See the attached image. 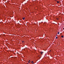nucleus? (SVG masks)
Segmentation results:
<instances>
[{
  "instance_id": "1",
  "label": "nucleus",
  "mask_w": 64,
  "mask_h": 64,
  "mask_svg": "<svg viewBox=\"0 0 64 64\" xmlns=\"http://www.w3.org/2000/svg\"><path fill=\"white\" fill-rule=\"evenodd\" d=\"M40 53L41 54H42V55L43 53V52H40Z\"/></svg>"
},
{
  "instance_id": "2",
  "label": "nucleus",
  "mask_w": 64,
  "mask_h": 64,
  "mask_svg": "<svg viewBox=\"0 0 64 64\" xmlns=\"http://www.w3.org/2000/svg\"><path fill=\"white\" fill-rule=\"evenodd\" d=\"M28 63H30V60H29V61L28 62Z\"/></svg>"
},
{
  "instance_id": "3",
  "label": "nucleus",
  "mask_w": 64,
  "mask_h": 64,
  "mask_svg": "<svg viewBox=\"0 0 64 64\" xmlns=\"http://www.w3.org/2000/svg\"><path fill=\"white\" fill-rule=\"evenodd\" d=\"M25 18L24 17V18H23V20H24L25 19Z\"/></svg>"
},
{
  "instance_id": "4",
  "label": "nucleus",
  "mask_w": 64,
  "mask_h": 64,
  "mask_svg": "<svg viewBox=\"0 0 64 64\" xmlns=\"http://www.w3.org/2000/svg\"><path fill=\"white\" fill-rule=\"evenodd\" d=\"M61 37H62V38H63V37H64V36H61Z\"/></svg>"
},
{
  "instance_id": "5",
  "label": "nucleus",
  "mask_w": 64,
  "mask_h": 64,
  "mask_svg": "<svg viewBox=\"0 0 64 64\" xmlns=\"http://www.w3.org/2000/svg\"><path fill=\"white\" fill-rule=\"evenodd\" d=\"M32 62L33 63V64H34V63H34V62H33V61H32Z\"/></svg>"
},
{
  "instance_id": "6",
  "label": "nucleus",
  "mask_w": 64,
  "mask_h": 64,
  "mask_svg": "<svg viewBox=\"0 0 64 64\" xmlns=\"http://www.w3.org/2000/svg\"><path fill=\"white\" fill-rule=\"evenodd\" d=\"M57 2L58 3H59V2H58V1H57Z\"/></svg>"
},
{
  "instance_id": "7",
  "label": "nucleus",
  "mask_w": 64,
  "mask_h": 64,
  "mask_svg": "<svg viewBox=\"0 0 64 64\" xmlns=\"http://www.w3.org/2000/svg\"><path fill=\"white\" fill-rule=\"evenodd\" d=\"M58 34H59V32H58Z\"/></svg>"
},
{
  "instance_id": "8",
  "label": "nucleus",
  "mask_w": 64,
  "mask_h": 64,
  "mask_svg": "<svg viewBox=\"0 0 64 64\" xmlns=\"http://www.w3.org/2000/svg\"><path fill=\"white\" fill-rule=\"evenodd\" d=\"M57 38H58V37H56V39H57Z\"/></svg>"
},
{
  "instance_id": "9",
  "label": "nucleus",
  "mask_w": 64,
  "mask_h": 64,
  "mask_svg": "<svg viewBox=\"0 0 64 64\" xmlns=\"http://www.w3.org/2000/svg\"><path fill=\"white\" fill-rule=\"evenodd\" d=\"M22 42V43H24V42Z\"/></svg>"
},
{
  "instance_id": "10",
  "label": "nucleus",
  "mask_w": 64,
  "mask_h": 64,
  "mask_svg": "<svg viewBox=\"0 0 64 64\" xmlns=\"http://www.w3.org/2000/svg\"><path fill=\"white\" fill-rule=\"evenodd\" d=\"M57 19H58V18H57Z\"/></svg>"
},
{
  "instance_id": "11",
  "label": "nucleus",
  "mask_w": 64,
  "mask_h": 64,
  "mask_svg": "<svg viewBox=\"0 0 64 64\" xmlns=\"http://www.w3.org/2000/svg\"><path fill=\"white\" fill-rule=\"evenodd\" d=\"M63 29H64V28H63Z\"/></svg>"
},
{
  "instance_id": "12",
  "label": "nucleus",
  "mask_w": 64,
  "mask_h": 64,
  "mask_svg": "<svg viewBox=\"0 0 64 64\" xmlns=\"http://www.w3.org/2000/svg\"><path fill=\"white\" fill-rule=\"evenodd\" d=\"M56 1V0H55Z\"/></svg>"
}]
</instances>
